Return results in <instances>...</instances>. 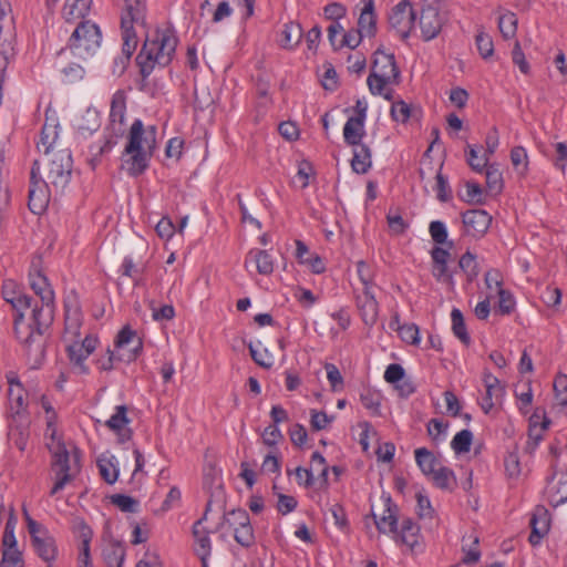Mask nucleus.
Masks as SVG:
<instances>
[{
    "label": "nucleus",
    "instance_id": "f257e3e1",
    "mask_svg": "<svg viewBox=\"0 0 567 567\" xmlns=\"http://www.w3.org/2000/svg\"><path fill=\"white\" fill-rule=\"evenodd\" d=\"M28 279L30 288L41 301V306L35 303L32 307L30 318L38 337H41L53 322L55 296L42 268V258L40 256L32 257Z\"/></svg>",
    "mask_w": 567,
    "mask_h": 567
},
{
    "label": "nucleus",
    "instance_id": "f03ea898",
    "mask_svg": "<svg viewBox=\"0 0 567 567\" xmlns=\"http://www.w3.org/2000/svg\"><path fill=\"white\" fill-rule=\"evenodd\" d=\"M177 43L176 34L168 28L157 29L146 37L136 56V63L144 80L152 74L156 65L165 68L172 62Z\"/></svg>",
    "mask_w": 567,
    "mask_h": 567
},
{
    "label": "nucleus",
    "instance_id": "7ed1b4c3",
    "mask_svg": "<svg viewBox=\"0 0 567 567\" xmlns=\"http://www.w3.org/2000/svg\"><path fill=\"white\" fill-rule=\"evenodd\" d=\"M125 115L126 94L124 91L117 90L112 96L109 124L105 127L104 138L101 142L92 144L90 147L92 155L90 163L93 168L100 162V158L110 153L117 144L118 138L124 135L126 127Z\"/></svg>",
    "mask_w": 567,
    "mask_h": 567
},
{
    "label": "nucleus",
    "instance_id": "20e7f679",
    "mask_svg": "<svg viewBox=\"0 0 567 567\" xmlns=\"http://www.w3.org/2000/svg\"><path fill=\"white\" fill-rule=\"evenodd\" d=\"M2 297L10 303L14 315V332L17 338L24 344L30 346L39 338L32 320L23 322L24 311L32 307V298L24 292V288L12 279H6L2 284Z\"/></svg>",
    "mask_w": 567,
    "mask_h": 567
},
{
    "label": "nucleus",
    "instance_id": "39448f33",
    "mask_svg": "<svg viewBox=\"0 0 567 567\" xmlns=\"http://www.w3.org/2000/svg\"><path fill=\"white\" fill-rule=\"evenodd\" d=\"M400 70L396 65L394 54L386 53L378 49L373 53L371 73L367 79L369 91L372 95H382L386 100L391 99V92L386 90L388 85L399 84Z\"/></svg>",
    "mask_w": 567,
    "mask_h": 567
},
{
    "label": "nucleus",
    "instance_id": "423d86ee",
    "mask_svg": "<svg viewBox=\"0 0 567 567\" xmlns=\"http://www.w3.org/2000/svg\"><path fill=\"white\" fill-rule=\"evenodd\" d=\"M142 351V339L130 326H124L116 336L114 350L107 349L106 353L96 361V365L101 371H111L116 361L132 362Z\"/></svg>",
    "mask_w": 567,
    "mask_h": 567
},
{
    "label": "nucleus",
    "instance_id": "0eeeda50",
    "mask_svg": "<svg viewBox=\"0 0 567 567\" xmlns=\"http://www.w3.org/2000/svg\"><path fill=\"white\" fill-rule=\"evenodd\" d=\"M51 467L55 483L50 491V495H55L80 473V452L74 447L72 453H70L65 444L61 442L56 443V445L51 449Z\"/></svg>",
    "mask_w": 567,
    "mask_h": 567
},
{
    "label": "nucleus",
    "instance_id": "6e6552de",
    "mask_svg": "<svg viewBox=\"0 0 567 567\" xmlns=\"http://www.w3.org/2000/svg\"><path fill=\"white\" fill-rule=\"evenodd\" d=\"M75 24L68 41V49L74 56L86 60L93 56L100 49L102 32L100 27L92 20L80 21Z\"/></svg>",
    "mask_w": 567,
    "mask_h": 567
},
{
    "label": "nucleus",
    "instance_id": "1a4fd4ad",
    "mask_svg": "<svg viewBox=\"0 0 567 567\" xmlns=\"http://www.w3.org/2000/svg\"><path fill=\"white\" fill-rule=\"evenodd\" d=\"M73 159L70 150L53 153L47 171V179L56 194H61L69 185L72 175Z\"/></svg>",
    "mask_w": 567,
    "mask_h": 567
},
{
    "label": "nucleus",
    "instance_id": "9d476101",
    "mask_svg": "<svg viewBox=\"0 0 567 567\" xmlns=\"http://www.w3.org/2000/svg\"><path fill=\"white\" fill-rule=\"evenodd\" d=\"M50 187L49 181L41 176L40 163L34 161L30 172L28 202V206L33 214H41L47 209L51 197Z\"/></svg>",
    "mask_w": 567,
    "mask_h": 567
},
{
    "label": "nucleus",
    "instance_id": "9b49d317",
    "mask_svg": "<svg viewBox=\"0 0 567 567\" xmlns=\"http://www.w3.org/2000/svg\"><path fill=\"white\" fill-rule=\"evenodd\" d=\"M31 544L37 555L49 566L58 557V546L49 529L38 522H29Z\"/></svg>",
    "mask_w": 567,
    "mask_h": 567
},
{
    "label": "nucleus",
    "instance_id": "f8f14e48",
    "mask_svg": "<svg viewBox=\"0 0 567 567\" xmlns=\"http://www.w3.org/2000/svg\"><path fill=\"white\" fill-rule=\"evenodd\" d=\"M156 135V126L150 125L145 127L142 120L136 118L130 127L125 147L132 151L142 150L154 154L157 147Z\"/></svg>",
    "mask_w": 567,
    "mask_h": 567
},
{
    "label": "nucleus",
    "instance_id": "ddd939ff",
    "mask_svg": "<svg viewBox=\"0 0 567 567\" xmlns=\"http://www.w3.org/2000/svg\"><path fill=\"white\" fill-rule=\"evenodd\" d=\"M212 511V501H208L204 515L194 523L193 525V537H194V553L200 559L202 567H208V559L212 554V540L209 532L203 526V522L206 520L208 512Z\"/></svg>",
    "mask_w": 567,
    "mask_h": 567
},
{
    "label": "nucleus",
    "instance_id": "4468645a",
    "mask_svg": "<svg viewBox=\"0 0 567 567\" xmlns=\"http://www.w3.org/2000/svg\"><path fill=\"white\" fill-rule=\"evenodd\" d=\"M414 20L415 13L411 3L406 0L395 4L389 14V24L401 39L410 37Z\"/></svg>",
    "mask_w": 567,
    "mask_h": 567
},
{
    "label": "nucleus",
    "instance_id": "2eb2a0df",
    "mask_svg": "<svg viewBox=\"0 0 567 567\" xmlns=\"http://www.w3.org/2000/svg\"><path fill=\"white\" fill-rule=\"evenodd\" d=\"M465 234L474 238L483 237L492 223V216L484 209H470L462 215Z\"/></svg>",
    "mask_w": 567,
    "mask_h": 567
},
{
    "label": "nucleus",
    "instance_id": "dca6fc26",
    "mask_svg": "<svg viewBox=\"0 0 567 567\" xmlns=\"http://www.w3.org/2000/svg\"><path fill=\"white\" fill-rule=\"evenodd\" d=\"M483 382L485 385V394L480 400V405L484 413H489L491 410L498 403L505 394V388L501 384L498 378L493 375L489 371H484Z\"/></svg>",
    "mask_w": 567,
    "mask_h": 567
},
{
    "label": "nucleus",
    "instance_id": "f3484780",
    "mask_svg": "<svg viewBox=\"0 0 567 567\" xmlns=\"http://www.w3.org/2000/svg\"><path fill=\"white\" fill-rule=\"evenodd\" d=\"M153 154L142 150H128L124 147L122 153V168L132 177L142 175L150 166Z\"/></svg>",
    "mask_w": 567,
    "mask_h": 567
},
{
    "label": "nucleus",
    "instance_id": "a211bd4d",
    "mask_svg": "<svg viewBox=\"0 0 567 567\" xmlns=\"http://www.w3.org/2000/svg\"><path fill=\"white\" fill-rule=\"evenodd\" d=\"M444 20L440 10L433 6H427L422 9L419 20V25L424 41L435 39L443 27Z\"/></svg>",
    "mask_w": 567,
    "mask_h": 567
},
{
    "label": "nucleus",
    "instance_id": "6ab92c4d",
    "mask_svg": "<svg viewBox=\"0 0 567 567\" xmlns=\"http://www.w3.org/2000/svg\"><path fill=\"white\" fill-rule=\"evenodd\" d=\"M355 302L364 324L369 327L375 324L379 317V302L377 301L374 289H362L355 296Z\"/></svg>",
    "mask_w": 567,
    "mask_h": 567
},
{
    "label": "nucleus",
    "instance_id": "aec40b11",
    "mask_svg": "<svg viewBox=\"0 0 567 567\" xmlns=\"http://www.w3.org/2000/svg\"><path fill=\"white\" fill-rule=\"evenodd\" d=\"M9 389H8V402L9 410L11 415L13 416V422H16V417H21V413L27 408L25 402V391L18 380L14 373H9L7 375Z\"/></svg>",
    "mask_w": 567,
    "mask_h": 567
},
{
    "label": "nucleus",
    "instance_id": "412c9836",
    "mask_svg": "<svg viewBox=\"0 0 567 567\" xmlns=\"http://www.w3.org/2000/svg\"><path fill=\"white\" fill-rule=\"evenodd\" d=\"M131 420L127 416V406H115L114 413L105 422V426L114 432L121 442L128 441L132 436V431L127 427Z\"/></svg>",
    "mask_w": 567,
    "mask_h": 567
},
{
    "label": "nucleus",
    "instance_id": "4be33fe9",
    "mask_svg": "<svg viewBox=\"0 0 567 567\" xmlns=\"http://www.w3.org/2000/svg\"><path fill=\"white\" fill-rule=\"evenodd\" d=\"M362 4L358 19V29L367 38H373L377 34V13L374 0H360Z\"/></svg>",
    "mask_w": 567,
    "mask_h": 567
},
{
    "label": "nucleus",
    "instance_id": "5701e85b",
    "mask_svg": "<svg viewBox=\"0 0 567 567\" xmlns=\"http://www.w3.org/2000/svg\"><path fill=\"white\" fill-rule=\"evenodd\" d=\"M82 320V313L78 307L65 306L64 332L62 337L64 343L80 340Z\"/></svg>",
    "mask_w": 567,
    "mask_h": 567
},
{
    "label": "nucleus",
    "instance_id": "b1692460",
    "mask_svg": "<svg viewBox=\"0 0 567 567\" xmlns=\"http://www.w3.org/2000/svg\"><path fill=\"white\" fill-rule=\"evenodd\" d=\"M532 532L529 535V543L533 546H536L540 543V540L547 535L549 532L550 519L548 512L544 508L537 509L529 522Z\"/></svg>",
    "mask_w": 567,
    "mask_h": 567
},
{
    "label": "nucleus",
    "instance_id": "393cba45",
    "mask_svg": "<svg viewBox=\"0 0 567 567\" xmlns=\"http://www.w3.org/2000/svg\"><path fill=\"white\" fill-rule=\"evenodd\" d=\"M59 138V123L55 117H50L47 115L45 122L42 126L40 140L37 143V147L39 151L44 154H49L54 145L56 144Z\"/></svg>",
    "mask_w": 567,
    "mask_h": 567
},
{
    "label": "nucleus",
    "instance_id": "a878e982",
    "mask_svg": "<svg viewBox=\"0 0 567 567\" xmlns=\"http://www.w3.org/2000/svg\"><path fill=\"white\" fill-rule=\"evenodd\" d=\"M92 0H65L62 8V17L68 23H76L86 20Z\"/></svg>",
    "mask_w": 567,
    "mask_h": 567
},
{
    "label": "nucleus",
    "instance_id": "bb28decb",
    "mask_svg": "<svg viewBox=\"0 0 567 567\" xmlns=\"http://www.w3.org/2000/svg\"><path fill=\"white\" fill-rule=\"evenodd\" d=\"M102 556L107 567H122L125 558V548L118 540L112 538L104 539Z\"/></svg>",
    "mask_w": 567,
    "mask_h": 567
},
{
    "label": "nucleus",
    "instance_id": "cd10ccee",
    "mask_svg": "<svg viewBox=\"0 0 567 567\" xmlns=\"http://www.w3.org/2000/svg\"><path fill=\"white\" fill-rule=\"evenodd\" d=\"M249 262H254L258 274L268 276L272 274L275 268V262L271 254L267 250H261L258 248L250 249L246 257V266Z\"/></svg>",
    "mask_w": 567,
    "mask_h": 567
},
{
    "label": "nucleus",
    "instance_id": "c85d7f7f",
    "mask_svg": "<svg viewBox=\"0 0 567 567\" xmlns=\"http://www.w3.org/2000/svg\"><path fill=\"white\" fill-rule=\"evenodd\" d=\"M374 523L380 533L383 534H396L398 517L396 506L391 504V499L388 498L385 503L384 512L381 516L373 514Z\"/></svg>",
    "mask_w": 567,
    "mask_h": 567
},
{
    "label": "nucleus",
    "instance_id": "c756f323",
    "mask_svg": "<svg viewBox=\"0 0 567 567\" xmlns=\"http://www.w3.org/2000/svg\"><path fill=\"white\" fill-rule=\"evenodd\" d=\"M420 527L411 519L404 518L401 528H396V534H392L396 543L414 548L419 542Z\"/></svg>",
    "mask_w": 567,
    "mask_h": 567
},
{
    "label": "nucleus",
    "instance_id": "7c9ffc66",
    "mask_svg": "<svg viewBox=\"0 0 567 567\" xmlns=\"http://www.w3.org/2000/svg\"><path fill=\"white\" fill-rule=\"evenodd\" d=\"M362 118L350 116L343 127V138L348 145H358L365 135V128Z\"/></svg>",
    "mask_w": 567,
    "mask_h": 567
},
{
    "label": "nucleus",
    "instance_id": "2f4dec72",
    "mask_svg": "<svg viewBox=\"0 0 567 567\" xmlns=\"http://www.w3.org/2000/svg\"><path fill=\"white\" fill-rule=\"evenodd\" d=\"M353 157L351 159V167L357 174H365L372 166L371 151L368 145L360 143L352 145Z\"/></svg>",
    "mask_w": 567,
    "mask_h": 567
},
{
    "label": "nucleus",
    "instance_id": "473e14b6",
    "mask_svg": "<svg viewBox=\"0 0 567 567\" xmlns=\"http://www.w3.org/2000/svg\"><path fill=\"white\" fill-rule=\"evenodd\" d=\"M135 20L132 17H121V29L123 37V53L130 58L137 47V37L133 25Z\"/></svg>",
    "mask_w": 567,
    "mask_h": 567
},
{
    "label": "nucleus",
    "instance_id": "72a5a7b5",
    "mask_svg": "<svg viewBox=\"0 0 567 567\" xmlns=\"http://www.w3.org/2000/svg\"><path fill=\"white\" fill-rule=\"evenodd\" d=\"M482 145L467 144L465 147L466 163L476 173H483L484 168L489 164L486 153H481Z\"/></svg>",
    "mask_w": 567,
    "mask_h": 567
},
{
    "label": "nucleus",
    "instance_id": "f704fd0d",
    "mask_svg": "<svg viewBox=\"0 0 567 567\" xmlns=\"http://www.w3.org/2000/svg\"><path fill=\"white\" fill-rule=\"evenodd\" d=\"M233 532L235 542L244 548H250L255 545V532L250 520L239 523V525L227 526Z\"/></svg>",
    "mask_w": 567,
    "mask_h": 567
},
{
    "label": "nucleus",
    "instance_id": "c9c22d12",
    "mask_svg": "<svg viewBox=\"0 0 567 567\" xmlns=\"http://www.w3.org/2000/svg\"><path fill=\"white\" fill-rule=\"evenodd\" d=\"M97 467L101 477L107 484H114L118 478V463L115 456L113 455H101L97 458Z\"/></svg>",
    "mask_w": 567,
    "mask_h": 567
},
{
    "label": "nucleus",
    "instance_id": "e433bc0d",
    "mask_svg": "<svg viewBox=\"0 0 567 567\" xmlns=\"http://www.w3.org/2000/svg\"><path fill=\"white\" fill-rule=\"evenodd\" d=\"M414 455L417 466L426 476H431L441 465L434 454L425 447L416 449Z\"/></svg>",
    "mask_w": 567,
    "mask_h": 567
},
{
    "label": "nucleus",
    "instance_id": "4c0bfd02",
    "mask_svg": "<svg viewBox=\"0 0 567 567\" xmlns=\"http://www.w3.org/2000/svg\"><path fill=\"white\" fill-rule=\"evenodd\" d=\"M535 417L536 415H533L529 422L528 440L525 447L528 453H533L537 449L539 442L543 440L544 431L548 429L550 423L549 420L545 419L538 426Z\"/></svg>",
    "mask_w": 567,
    "mask_h": 567
},
{
    "label": "nucleus",
    "instance_id": "58836bf2",
    "mask_svg": "<svg viewBox=\"0 0 567 567\" xmlns=\"http://www.w3.org/2000/svg\"><path fill=\"white\" fill-rule=\"evenodd\" d=\"M486 178V187L492 194H499L504 187L503 174L496 163H489L483 171Z\"/></svg>",
    "mask_w": 567,
    "mask_h": 567
},
{
    "label": "nucleus",
    "instance_id": "ea45409f",
    "mask_svg": "<svg viewBox=\"0 0 567 567\" xmlns=\"http://www.w3.org/2000/svg\"><path fill=\"white\" fill-rule=\"evenodd\" d=\"M458 267L465 274L467 281L473 282L480 275L477 257L470 250H466L458 259Z\"/></svg>",
    "mask_w": 567,
    "mask_h": 567
},
{
    "label": "nucleus",
    "instance_id": "a19ab883",
    "mask_svg": "<svg viewBox=\"0 0 567 567\" xmlns=\"http://www.w3.org/2000/svg\"><path fill=\"white\" fill-rule=\"evenodd\" d=\"M8 437L10 443H12L19 451L23 452L29 439V429L27 424L10 423Z\"/></svg>",
    "mask_w": 567,
    "mask_h": 567
},
{
    "label": "nucleus",
    "instance_id": "79ce46f5",
    "mask_svg": "<svg viewBox=\"0 0 567 567\" xmlns=\"http://www.w3.org/2000/svg\"><path fill=\"white\" fill-rule=\"evenodd\" d=\"M430 477L434 485L441 489H452L456 484L454 472L446 466L440 465Z\"/></svg>",
    "mask_w": 567,
    "mask_h": 567
},
{
    "label": "nucleus",
    "instance_id": "37998d69",
    "mask_svg": "<svg viewBox=\"0 0 567 567\" xmlns=\"http://www.w3.org/2000/svg\"><path fill=\"white\" fill-rule=\"evenodd\" d=\"M451 320L454 336L460 339L462 343L468 346L471 343V337L467 332L462 311L457 308H453L451 312Z\"/></svg>",
    "mask_w": 567,
    "mask_h": 567
},
{
    "label": "nucleus",
    "instance_id": "c03bdc74",
    "mask_svg": "<svg viewBox=\"0 0 567 567\" xmlns=\"http://www.w3.org/2000/svg\"><path fill=\"white\" fill-rule=\"evenodd\" d=\"M125 9L122 13L123 17H132L136 24L144 25L146 4L145 0H124Z\"/></svg>",
    "mask_w": 567,
    "mask_h": 567
},
{
    "label": "nucleus",
    "instance_id": "a18cd8bd",
    "mask_svg": "<svg viewBox=\"0 0 567 567\" xmlns=\"http://www.w3.org/2000/svg\"><path fill=\"white\" fill-rule=\"evenodd\" d=\"M71 530L81 540V545L91 544L93 530L82 517L74 516L71 519Z\"/></svg>",
    "mask_w": 567,
    "mask_h": 567
},
{
    "label": "nucleus",
    "instance_id": "49530a36",
    "mask_svg": "<svg viewBox=\"0 0 567 567\" xmlns=\"http://www.w3.org/2000/svg\"><path fill=\"white\" fill-rule=\"evenodd\" d=\"M302 29L298 23H287L282 30L281 44L284 48L292 49L295 48L301 40Z\"/></svg>",
    "mask_w": 567,
    "mask_h": 567
},
{
    "label": "nucleus",
    "instance_id": "de8ad7c7",
    "mask_svg": "<svg viewBox=\"0 0 567 567\" xmlns=\"http://www.w3.org/2000/svg\"><path fill=\"white\" fill-rule=\"evenodd\" d=\"M517 17L514 12L506 11L498 18V29L505 39H512L517 32Z\"/></svg>",
    "mask_w": 567,
    "mask_h": 567
},
{
    "label": "nucleus",
    "instance_id": "09e8293b",
    "mask_svg": "<svg viewBox=\"0 0 567 567\" xmlns=\"http://www.w3.org/2000/svg\"><path fill=\"white\" fill-rule=\"evenodd\" d=\"M16 526H17V518H16L14 514L11 513L6 523L4 532L2 535V540H1L2 548H3L2 550H19V548L17 547V538H16V534H14Z\"/></svg>",
    "mask_w": 567,
    "mask_h": 567
},
{
    "label": "nucleus",
    "instance_id": "8fccbe9b",
    "mask_svg": "<svg viewBox=\"0 0 567 567\" xmlns=\"http://www.w3.org/2000/svg\"><path fill=\"white\" fill-rule=\"evenodd\" d=\"M473 441V433L465 429L460 432H457L452 442L451 447L455 452V454H464L470 452L471 445Z\"/></svg>",
    "mask_w": 567,
    "mask_h": 567
},
{
    "label": "nucleus",
    "instance_id": "3c124183",
    "mask_svg": "<svg viewBox=\"0 0 567 567\" xmlns=\"http://www.w3.org/2000/svg\"><path fill=\"white\" fill-rule=\"evenodd\" d=\"M360 401L362 405L372 414H380L381 394L379 392L371 389H365L360 394Z\"/></svg>",
    "mask_w": 567,
    "mask_h": 567
},
{
    "label": "nucleus",
    "instance_id": "603ef678",
    "mask_svg": "<svg viewBox=\"0 0 567 567\" xmlns=\"http://www.w3.org/2000/svg\"><path fill=\"white\" fill-rule=\"evenodd\" d=\"M429 233L431 235L432 240L439 246V245H449V249L452 248L453 243L447 241V229L443 221L441 220H433L430 223L429 226Z\"/></svg>",
    "mask_w": 567,
    "mask_h": 567
},
{
    "label": "nucleus",
    "instance_id": "864d4df0",
    "mask_svg": "<svg viewBox=\"0 0 567 567\" xmlns=\"http://www.w3.org/2000/svg\"><path fill=\"white\" fill-rule=\"evenodd\" d=\"M511 162L514 168L522 175L528 171V155L523 146H515L511 151Z\"/></svg>",
    "mask_w": 567,
    "mask_h": 567
},
{
    "label": "nucleus",
    "instance_id": "5fc2aeb1",
    "mask_svg": "<svg viewBox=\"0 0 567 567\" xmlns=\"http://www.w3.org/2000/svg\"><path fill=\"white\" fill-rule=\"evenodd\" d=\"M447 423L439 419H431L427 423V434L434 443H441L445 440Z\"/></svg>",
    "mask_w": 567,
    "mask_h": 567
},
{
    "label": "nucleus",
    "instance_id": "6e6d98bb",
    "mask_svg": "<svg viewBox=\"0 0 567 567\" xmlns=\"http://www.w3.org/2000/svg\"><path fill=\"white\" fill-rule=\"evenodd\" d=\"M355 266L359 279L363 286L362 289H374V271L371 266L363 260H359Z\"/></svg>",
    "mask_w": 567,
    "mask_h": 567
},
{
    "label": "nucleus",
    "instance_id": "4d7b16f0",
    "mask_svg": "<svg viewBox=\"0 0 567 567\" xmlns=\"http://www.w3.org/2000/svg\"><path fill=\"white\" fill-rule=\"evenodd\" d=\"M250 520L249 514L244 508H235L229 512H225L223 515V520L219 524L218 528L228 525H239V523Z\"/></svg>",
    "mask_w": 567,
    "mask_h": 567
},
{
    "label": "nucleus",
    "instance_id": "13d9d810",
    "mask_svg": "<svg viewBox=\"0 0 567 567\" xmlns=\"http://www.w3.org/2000/svg\"><path fill=\"white\" fill-rule=\"evenodd\" d=\"M65 347L70 361L76 365L82 367L83 371H86V369L83 367V363L89 358V355L84 352V349L80 343V340L65 343Z\"/></svg>",
    "mask_w": 567,
    "mask_h": 567
},
{
    "label": "nucleus",
    "instance_id": "bf43d9fd",
    "mask_svg": "<svg viewBox=\"0 0 567 567\" xmlns=\"http://www.w3.org/2000/svg\"><path fill=\"white\" fill-rule=\"evenodd\" d=\"M396 331L399 332L400 338L409 343L416 346L420 343V331L419 327L414 323H406L403 326H398Z\"/></svg>",
    "mask_w": 567,
    "mask_h": 567
},
{
    "label": "nucleus",
    "instance_id": "052dcab7",
    "mask_svg": "<svg viewBox=\"0 0 567 567\" xmlns=\"http://www.w3.org/2000/svg\"><path fill=\"white\" fill-rule=\"evenodd\" d=\"M364 37L365 35L362 32H360V30L358 28L351 29L347 32L343 31L342 35L340 38V49L349 48V49L353 50L360 45V43Z\"/></svg>",
    "mask_w": 567,
    "mask_h": 567
},
{
    "label": "nucleus",
    "instance_id": "680f3d73",
    "mask_svg": "<svg viewBox=\"0 0 567 567\" xmlns=\"http://www.w3.org/2000/svg\"><path fill=\"white\" fill-rule=\"evenodd\" d=\"M324 370L327 372V379L330 383L331 390L333 392H339L343 389V377L341 375L340 370L333 363H326Z\"/></svg>",
    "mask_w": 567,
    "mask_h": 567
},
{
    "label": "nucleus",
    "instance_id": "e2e57ef3",
    "mask_svg": "<svg viewBox=\"0 0 567 567\" xmlns=\"http://www.w3.org/2000/svg\"><path fill=\"white\" fill-rule=\"evenodd\" d=\"M323 16L332 23H340V20L347 16V8L340 2H331L323 8Z\"/></svg>",
    "mask_w": 567,
    "mask_h": 567
},
{
    "label": "nucleus",
    "instance_id": "0e129e2a",
    "mask_svg": "<svg viewBox=\"0 0 567 567\" xmlns=\"http://www.w3.org/2000/svg\"><path fill=\"white\" fill-rule=\"evenodd\" d=\"M333 421V416L327 415L326 412L312 409L310 411V426L313 431L326 430Z\"/></svg>",
    "mask_w": 567,
    "mask_h": 567
},
{
    "label": "nucleus",
    "instance_id": "69168bd1",
    "mask_svg": "<svg viewBox=\"0 0 567 567\" xmlns=\"http://www.w3.org/2000/svg\"><path fill=\"white\" fill-rule=\"evenodd\" d=\"M112 504L117 506L122 512L134 513L137 509L138 502L124 494H115L111 497Z\"/></svg>",
    "mask_w": 567,
    "mask_h": 567
},
{
    "label": "nucleus",
    "instance_id": "338daca9",
    "mask_svg": "<svg viewBox=\"0 0 567 567\" xmlns=\"http://www.w3.org/2000/svg\"><path fill=\"white\" fill-rule=\"evenodd\" d=\"M0 567H24L21 550H2Z\"/></svg>",
    "mask_w": 567,
    "mask_h": 567
},
{
    "label": "nucleus",
    "instance_id": "774afa93",
    "mask_svg": "<svg viewBox=\"0 0 567 567\" xmlns=\"http://www.w3.org/2000/svg\"><path fill=\"white\" fill-rule=\"evenodd\" d=\"M554 392L556 401L565 406L567 405V375H557L554 380Z\"/></svg>",
    "mask_w": 567,
    "mask_h": 567
}]
</instances>
